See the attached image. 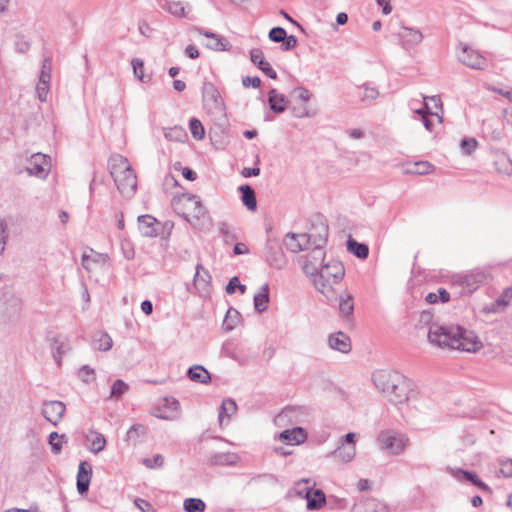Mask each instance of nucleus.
I'll return each instance as SVG.
<instances>
[{
	"mask_svg": "<svg viewBox=\"0 0 512 512\" xmlns=\"http://www.w3.org/2000/svg\"><path fill=\"white\" fill-rule=\"evenodd\" d=\"M429 341L442 348L476 352L481 343L475 334L460 326L432 324L428 332Z\"/></svg>",
	"mask_w": 512,
	"mask_h": 512,
	"instance_id": "obj_1",
	"label": "nucleus"
},
{
	"mask_svg": "<svg viewBox=\"0 0 512 512\" xmlns=\"http://www.w3.org/2000/svg\"><path fill=\"white\" fill-rule=\"evenodd\" d=\"M373 382L384 397L394 404L407 401L412 391V382L396 371H376Z\"/></svg>",
	"mask_w": 512,
	"mask_h": 512,
	"instance_id": "obj_2",
	"label": "nucleus"
},
{
	"mask_svg": "<svg viewBox=\"0 0 512 512\" xmlns=\"http://www.w3.org/2000/svg\"><path fill=\"white\" fill-rule=\"evenodd\" d=\"M108 165L119 192L127 198L132 197L137 188V177L128 159L115 154L109 158Z\"/></svg>",
	"mask_w": 512,
	"mask_h": 512,
	"instance_id": "obj_3",
	"label": "nucleus"
},
{
	"mask_svg": "<svg viewBox=\"0 0 512 512\" xmlns=\"http://www.w3.org/2000/svg\"><path fill=\"white\" fill-rule=\"evenodd\" d=\"M345 275L343 264L337 260H331L321 266L319 278L314 279L315 288L322 294H326L331 289L330 279L334 282L340 281Z\"/></svg>",
	"mask_w": 512,
	"mask_h": 512,
	"instance_id": "obj_4",
	"label": "nucleus"
},
{
	"mask_svg": "<svg viewBox=\"0 0 512 512\" xmlns=\"http://www.w3.org/2000/svg\"><path fill=\"white\" fill-rule=\"evenodd\" d=\"M378 443L381 450L386 451L390 455L397 456L405 451L408 445V438L397 431L384 430L378 436Z\"/></svg>",
	"mask_w": 512,
	"mask_h": 512,
	"instance_id": "obj_5",
	"label": "nucleus"
},
{
	"mask_svg": "<svg viewBox=\"0 0 512 512\" xmlns=\"http://www.w3.org/2000/svg\"><path fill=\"white\" fill-rule=\"evenodd\" d=\"M485 279V273L480 271L471 272L458 276V278L453 282L452 287L454 289H459L458 294L460 296L468 295L477 290Z\"/></svg>",
	"mask_w": 512,
	"mask_h": 512,
	"instance_id": "obj_6",
	"label": "nucleus"
},
{
	"mask_svg": "<svg viewBox=\"0 0 512 512\" xmlns=\"http://www.w3.org/2000/svg\"><path fill=\"white\" fill-rule=\"evenodd\" d=\"M309 417V410L303 406H287L277 416L279 425H294L304 423Z\"/></svg>",
	"mask_w": 512,
	"mask_h": 512,
	"instance_id": "obj_7",
	"label": "nucleus"
},
{
	"mask_svg": "<svg viewBox=\"0 0 512 512\" xmlns=\"http://www.w3.org/2000/svg\"><path fill=\"white\" fill-rule=\"evenodd\" d=\"M50 168V157L42 153H35L28 160L25 170L30 176L45 179L49 174Z\"/></svg>",
	"mask_w": 512,
	"mask_h": 512,
	"instance_id": "obj_8",
	"label": "nucleus"
},
{
	"mask_svg": "<svg viewBox=\"0 0 512 512\" xmlns=\"http://www.w3.org/2000/svg\"><path fill=\"white\" fill-rule=\"evenodd\" d=\"M459 46L461 52L458 54V59L461 63L476 70H483L487 67L488 62L479 51L472 49L466 44L460 43Z\"/></svg>",
	"mask_w": 512,
	"mask_h": 512,
	"instance_id": "obj_9",
	"label": "nucleus"
},
{
	"mask_svg": "<svg viewBox=\"0 0 512 512\" xmlns=\"http://www.w3.org/2000/svg\"><path fill=\"white\" fill-rule=\"evenodd\" d=\"M267 264L281 270L287 265V258L277 242L268 241L264 252Z\"/></svg>",
	"mask_w": 512,
	"mask_h": 512,
	"instance_id": "obj_10",
	"label": "nucleus"
},
{
	"mask_svg": "<svg viewBox=\"0 0 512 512\" xmlns=\"http://www.w3.org/2000/svg\"><path fill=\"white\" fill-rule=\"evenodd\" d=\"M399 43L405 51H410L423 40V34L419 29L401 26V30L397 33Z\"/></svg>",
	"mask_w": 512,
	"mask_h": 512,
	"instance_id": "obj_11",
	"label": "nucleus"
},
{
	"mask_svg": "<svg viewBox=\"0 0 512 512\" xmlns=\"http://www.w3.org/2000/svg\"><path fill=\"white\" fill-rule=\"evenodd\" d=\"M318 230V239H314L313 241V249L312 252L306 256V258H310L314 263H317L320 267L323 266L322 264L325 252L323 250V246L327 242L328 238V227L324 224L317 227Z\"/></svg>",
	"mask_w": 512,
	"mask_h": 512,
	"instance_id": "obj_12",
	"label": "nucleus"
},
{
	"mask_svg": "<svg viewBox=\"0 0 512 512\" xmlns=\"http://www.w3.org/2000/svg\"><path fill=\"white\" fill-rule=\"evenodd\" d=\"M183 206L188 212H183L182 217L189 220V215L196 219H200L206 214V208L202 204L199 196L193 194H184L182 196Z\"/></svg>",
	"mask_w": 512,
	"mask_h": 512,
	"instance_id": "obj_13",
	"label": "nucleus"
},
{
	"mask_svg": "<svg viewBox=\"0 0 512 512\" xmlns=\"http://www.w3.org/2000/svg\"><path fill=\"white\" fill-rule=\"evenodd\" d=\"M66 411V406L63 402L57 400L44 401L42 405V415L44 418L56 426L62 419Z\"/></svg>",
	"mask_w": 512,
	"mask_h": 512,
	"instance_id": "obj_14",
	"label": "nucleus"
},
{
	"mask_svg": "<svg viewBox=\"0 0 512 512\" xmlns=\"http://www.w3.org/2000/svg\"><path fill=\"white\" fill-rule=\"evenodd\" d=\"M202 97L205 106L208 109H218L222 105V98L215 85L211 82L205 81L202 87Z\"/></svg>",
	"mask_w": 512,
	"mask_h": 512,
	"instance_id": "obj_15",
	"label": "nucleus"
},
{
	"mask_svg": "<svg viewBox=\"0 0 512 512\" xmlns=\"http://www.w3.org/2000/svg\"><path fill=\"white\" fill-rule=\"evenodd\" d=\"M305 491V498L307 500V508L310 510H316L321 508L325 502L326 497L322 490L313 489L311 487H306L303 490H299L298 493L302 494Z\"/></svg>",
	"mask_w": 512,
	"mask_h": 512,
	"instance_id": "obj_16",
	"label": "nucleus"
},
{
	"mask_svg": "<svg viewBox=\"0 0 512 512\" xmlns=\"http://www.w3.org/2000/svg\"><path fill=\"white\" fill-rule=\"evenodd\" d=\"M329 347L341 353H348L351 351V340L348 335L339 331L333 333L328 338Z\"/></svg>",
	"mask_w": 512,
	"mask_h": 512,
	"instance_id": "obj_17",
	"label": "nucleus"
},
{
	"mask_svg": "<svg viewBox=\"0 0 512 512\" xmlns=\"http://www.w3.org/2000/svg\"><path fill=\"white\" fill-rule=\"evenodd\" d=\"M250 59L253 64H255L263 73H265L269 78L276 79L277 73L271 67V65L264 60L263 52L259 48H254L250 51Z\"/></svg>",
	"mask_w": 512,
	"mask_h": 512,
	"instance_id": "obj_18",
	"label": "nucleus"
},
{
	"mask_svg": "<svg viewBox=\"0 0 512 512\" xmlns=\"http://www.w3.org/2000/svg\"><path fill=\"white\" fill-rule=\"evenodd\" d=\"M280 440L291 445H298L307 439V432L302 427H294L292 429H286L279 435Z\"/></svg>",
	"mask_w": 512,
	"mask_h": 512,
	"instance_id": "obj_19",
	"label": "nucleus"
},
{
	"mask_svg": "<svg viewBox=\"0 0 512 512\" xmlns=\"http://www.w3.org/2000/svg\"><path fill=\"white\" fill-rule=\"evenodd\" d=\"M139 231L144 237L157 236V227L159 222L151 215H142L138 217Z\"/></svg>",
	"mask_w": 512,
	"mask_h": 512,
	"instance_id": "obj_20",
	"label": "nucleus"
},
{
	"mask_svg": "<svg viewBox=\"0 0 512 512\" xmlns=\"http://www.w3.org/2000/svg\"><path fill=\"white\" fill-rule=\"evenodd\" d=\"M91 475L92 469L87 465V462H81L77 473V490L80 494H84L88 491Z\"/></svg>",
	"mask_w": 512,
	"mask_h": 512,
	"instance_id": "obj_21",
	"label": "nucleus"
},
{
	"mask_svg": "<svg viewBox=\"0 0 512 512\" xmlns=\"http://www.w3.org/2000/svg\"><path fill=\"white\" fill-rule=\"evenodd\" d=\"M268 104L274 113L281 114L286 110L288 100L285 95L272 88L268 92Z\"/></svg>",
	"mask_w": 512,
	"mask_h": 512,
	"instance_id": "obj_22",
	"label": "nucleus"
},
{
	"mask_svg": "<svg viewBox=\"0 0 512 512\" xmlns=\"http://www.w3.org/2000/svg\"><path fill=\"white\" fill-rule=\"evenodd\" d=\"M352 512H388L386 505L376 499H365L355 504Z\"/></svg>",
	"mask_w": 512,
	"mask_h": 512,
	"instance_id": "obj_23",
	"label": "nucleus"
},
{
	"mask_svg": "<svg viewBox=\"0 0 512 512\" xmlns=\"http://www.w3.org/2000/svg\"><path fill=\"white\" fill-rule=\"evenodd\" d=\"M196 31L204 35L207 38H210L211 40L206 44L208 48L216 50V51H226L229 49V43L222 38L220 35L203 30L202 28H197Z\"/></svg>",
	"mask_w": 512,
	"mask_h": 512,
	"instance_id": "obj_24",
	"label": "nucleus"
},
{
	"mask_svg": "<svg viewBox=\"0 0 512 512\" xmlns=\"http://www.w3.org/2000/svg\"><path fill=\"white\" fill-rule=\"evenodd\" d=\"M239 460V457L235 453L221 452L215 453L209 457V464L214 466H232L235 465Z\"/></svg>",
	"mask_w": 512,
	"mask_h": 512,
	"instance_id": "obj_25",
	"label": "nucleus"
},
{
	"mask_svg": "<svg viewBox=\"0 0 512 512\" xmlns=\"http://www.w3.org/2000/svg\"><path fill=\"white\" fill-rule=\"evenodd\" d=\"M269 300V285L264 284L253 297L255 310L258 313L266 311L268 308Z\"/></svg>",
	"mask_w": 512,
	"mask_h": 512,
	"instance_id": "obj_26",
	"label": "nucleus"
},
{
	"mask_svg": "<svg viewBox=\"0 0 512 512\" xmlns=\"http://www.w3.org/2000/svg\"><path fill=\"white\" fill-rule=\"evenodd\" d=\"M241 200L248 210L254 211L257 208V200L254 189L248 185H241L239 188Z\"/></svg>",
	"mask_w": 512,
	"mask_h": 512,
	"instance_id": "obj_27",
	"label": "nucleus"
},
{
	"mask_svg": "<svg viewBox=\"0 0 512 512\" xmlns=\"http://www.w3.org/2000/svg\"><path fill=\"white\" fill-rule=\"evenodd\" d=\"M187 376L190 380L201 384H207L211 381L210 373L201 365L190 367Z\"/></svg>",
	"mask_w": 512,
	"mask_h": 512,
	"instance_id": "obj_28",
	"label": "nucleus"
},
{
	"mask_svg": "<svg viewBox=\"0 0 512 512\" xmlns=\"http://www.w3.org/2000/svg\"><path fill=\"white\" fill-rule=\"evenodd\" d=\"M347 250L360 259H366L369 255V248L365 243H360L349 237L347 240Z\"/></svg>",
	"mask_w": 512,
	"mask_h": 512,
	"instance_id": "obj_29",
	"label": "nucleus"
},
{
	"mask_svg": "<svg viewBox=\"0 0 512 512\" xmlns=\"http://www.w3.org/2000/svg\"><path fill=\"white\" fill-rule=\"evenodd\" d=\"M356 454V447L353 445L347 446L341 444L332 452L334 458L339 459L342 462L351 461Z\"/></svg>",
	"mask_w": 512,
	"mask_h": 512,
	"instance_id": "obj_30",
	"label": "nucleus"
},
{
	"mask_svg": "<svg viewBox=\"0 0 512 512\" xmlns=\"http://www.w3.org/2000/svg\"><path fill=\"white\" fill-rule=\"evenodd\" d=\"M236 411V402L231 398L224 399L219 410V422L222 423L224 419L230 420L231 416L234 415Z\"/></svg>",
	"mask_w": 512,
	"mask_h": 512,
	"instance_id": "obj_31",
	"label": "nucleus"
},
{
	"mask_svg": "<svg viewBox=\"0 0 512 512\" xmlns=\"http://www.w3.org/2000/svg\"><path fill=\"white\" fill-rule=\"evenodd\" d=\"M53 357L57 362L58 366L61 365L62 356L69 350L65 339L62 337H55L52 340Z\"/></svg>",
	"mask_w": 512,
	"mask_h": 512,
	"instance_id": "obj_32",
	"label": "nucleus"
},
{
	"mask_svg": "<svg viewBox=\"0 0 512 512\" xmlns=\"http://www.w3.org/2000/svg\"><path fill=\"white\" fill-rule=\"evenodd\" d=\"M88 439L91 442L90 451L93 453H99L104 450L106 445V439L103 434L98 432H91Z\"/></svg>",
	"mask_w": 512,
	"mask_h": 512,
	"instance_id": "obj_33",
	"label": "nucleus"
},
{
	"mask_svg": "<svg viewBox=\"0 0 512 512\" xmlns=\"http://www.w3.org/2000/svg\"><path fill=\"white\" fill-rule=\"evenodd\" d=\"M205 507V502L200 498H187L183 503L186 512H204Z\"/></svg>",
	"mask_w": 512,
	"mask_h": 512,
	"instance_id": "obj_34",
	"label": "nucleus"
},
{
	"mask_svg": "<svg viewBox=\"0 0 512 512\" xmlns=\"http://www.w3.org/2000/svg\"><path fill=\"white\" fill-rule=\"evenodd\" d=\"M164 136L171 141L183 142L187 138V133L182 127L175 126L165 129Z\"/></svg>",
	"mask_w": 512,
	"mask_h": 512,
	"instance_id": "obj_35",
	"label": "nucleus"
},
{
	"mask_svg": "<svg viewBox=\"0 0 512 512\" xmlns=\"http://www.w3.org/2000/svg\"><path fill=\"white\" fill-rule=\"evenodd\" d=\"M217 226L218 231L226 244H231L237 240V235L231 230L228 223L219 222Z\"/></svg>",
	"mask_w": 512,
	"mask_h": 512,
	"instance_id": "obj_36",
	"label": "nucleus"
},
{
	"mask_svg": "<svg viewBox=\"0 0 512 512\" xmlns=\"http://www.w3.org/2000/svg\"><path fill=\"white\" fill-rule=\"evenodd\" d=\"M239 312L236 309L230 308L225 316L223 327L226 331H231L235 328L238 319H239Z\"/></svg>",
	"mask_w": 512,
	"mask_h": 512,
	"instance_id": "obj_37",
	"label": "nucleus"
},
{
	"mask_svg": "<svg viewBox=\"0 0 512 512\" xmlns=\"http://www.w3.org/2000/svg\"><path fill=\"white\" fill-rule=\"evenodd\" d=\"M95 348L99 351H108L112 348V338L107 333H99L98 338H95Z\"/></svg>",
	"mask_w": 512,
	"mask_h": 512,
	"instance_id": "obj_38",
	"label": "nucleus"
},
{
	"mask_svg": "<svg viewBox=\"0 0 512 512\" xmlns=\"http://www.w3.org/2000/svg\"><path fill=\"white\" fill-rule=\"evenodd\" d=\"M320 269L321 267L310 258H306L302 266L303 272L313 280L319 278Z\"/></svg>",
	"mask_w": 512,
	"mask_h": 512,
	"instance_id": "obj_39",
	"label": "nucleus"
},
{
	"mask_svg": "<svg viewBox=\"0 0 512 512\" xmlns=\"http://www.w3.org/2000/svg\"><path fill=\"white\" fill-rule=\"evenodd\" d=\"M129 389V386L121 379L116 380L110 392V398L118 400L121 398Z\"/></svg>",
	"mask_w": 512,
	"mask_h": 512,
	"instance_id": "obj_40",
	"label": "nucleus"
},
{
	"mask_svg": "<svg viewBox=\"0 0 512 512\" xmlns=\"http://www.w3.org/2000/svg\"><path fill=\"white\" fill-rule=\"evenodd\" d=\"M50 81H51V79L39 78V81L36 85V94H37L38 99L41 102H44L47 100V95L50 90Z\"/></svg>",
	"mask_w": 512,
	"mask_h": 512,
	"instance_id": "obj_41",
	"label": "nucleus"
},
{
	"mask_svg": "<svg viewBox=\"0 0 512 512\" xmlns=\"http://www.w3.org/2000/svg\"><path fill=\"white\" fill-rule=\"evenodd\" d=\"M299 237L298 234L289 232L287 233L285 237V245L288 250H290L293 253H297L302 251V246L299 244Z\"/></svg>",
	"mask_w": 512,
	"mask_h": 512,
	"instance_id": "obj_42",
	"label": "nucleus"
},
{
	"mask_svg": "<svg viewBox=\"0 0 512 512\" xmlns=\"http://www.w3.org/2000/svg\"><path fill=\"white\" fill-rule=\"evenodd\" d=\"M189 129H190L192 136L195 139L201 140L204 138V136H205L204 127H203L202 123L200 122V120H198L197 118H192L190 120Z\"/></svg>",
	"mask_w": 512,
	"mask_h": 512,
	"instance_id": "obj_43",
	"label": "nucleus"
},
{
	"mask_svg": "<svg viewBox=\"0 0 512 512\" xmlns=\"http://www.w3.org/2000/svg\"><path fill=\"white\" fill-rule=\"evenodd\" d=\"M339 310L344 317H349L353 314L354 304L351 295H347L346 298L342 297L340 299Z\"/></svg>",
	"mask_w": 512,
	"mask_h": 512,
	"instance_id": "obj_44",
	"label": "nucleus"
},
{
	"mask_svg": "<svg viewBox=\"0 0 512 512\" xmlns=\"http://www.w3.org/2000/svg\"><path fill=\"white\" fill-rule=\"evenodd\" d=\"M164 8L174 16L183 17L185 16V8L182 2L170 1L167 2Z\"/></svg>",
	"mask_w": 512,
	"mask_h": 512,
	"instance_id": "obj_45",
	"label": "nucleus"
},
{
	"mask_svg": "<svg viewBox=\"0 0 512 512\" xmlns=\"http://www.w3.org/2000/svg\"><path fill=\"white\" fill-rule=\"evenodd\" d=\"M146 429L142 424H135L127 431V439L137 441L140 437L145 436Z\"/></svg>",
	"mask_w": 512,
	"mask_h": 512,
	"instance_id": "obj_46",
	"label": "nucleus"
},
{
	"mask_svg": "<svg viewBox=\"0 0 512 512\" xmlns=\"http://www.w3.org/2000/svg\"><path fill=\"white\" fill-rule=\"evenodd\" d=\"M478 142L475 138H463L460 143L463 154L470 155L477 148Z\"/></svg>",
	"mask_w": 512,
	"mask_h": 512,
	"instance_id": "obj_47",
	"label": "nucleus"
},
{
	"mask_svg": "<svg viewBox=\"0 0 512 512\" xmlns=\"http://www.w3.org/2000/svg\"><path fill=\"white\" fill-rule=\"evenodd\" d=\"M362 88L364 89V94L361 97L363 103L371 104L379 96L378 90L374 87L363 85Z\"/></svg>",
	"mask_w": 512,
	"mask_h": 512,
	"instance_id": "obj_48",
	"label": "nucleus"
},
{
	"mask_svg": "<svg viewBox=\"0 0 512 512\" xmlns=\"http://www.w3.org/2000/svg\"><path fill=\"white\" fill-rule=\"evenodd\" d=\"M61 439H64V435L60 436L57 432H52L49 435V444L54 454H59L62 450Z\"/></svg>",
	"mask_w": 512,
	"mask_h": 512,
	"instance_id": "obj_49",
	"label": "nucleus"
},
{
	"mask_svg": "<svg viewBox=\"0 0 512 512\" xmlns=\"http://www.w3.org/2000/svg\"><path fill=\"white\" fill-rule=\"evenodd\" d=\"M132 67H133V73L134 76L139 79L142 82H146L145 76H144V62L140 58H134L132 60Z\"/></svg>",
	"mask_w": 512,
	"mask_h": 512,
	"instance_id": "obj_50",
	"label": "nucleus"
},
{
	"mask_svg": "<svg viewBox=\"0 0 512 512\" xmlns=\"http://www.w3.org/2000/svg\"><path fill=\"white\" fill-rule=\"evenodd\" d=\"M287 33L282 27H273L268 34L269 39L275 43H281L285 39Z\"/></svg>",
	"mask_w": 512,
	"mask_h": 512,
	"instance_id": "obj_51",
	"label": "nucleus"
},
{
	"mask_svg": "<svg viewBox=\"0 0 512 512\" xmlns=\"http://www.w3.org/2000/svg\"><path fill=\"white\" fill-rule=\"evenodd\" d=\"M236 289H239L241 293H244L246 291V286L240 283L237 276H234L229 280L225 290L227 294H233Z\"/></svg>",
	"mask_w": 512,
	"mask_h": 512,
	"instance_id": "obj_52",
	"label": "nucleus"
},
{
	"mask_svg": "<svg viewBox=\"0 0 512 512\" xmlns=\"http://www.w3.org/2000/svg\"><path fill=\"white\" fill-rule=\"evenodd\" d=\"M143 464L150 469L160 468L164 464V457L161 454H156L153 458H145Z\"/></svg>",
	"mask_w": 512,
	"mask_h": 512,
	"instance_id": "obj_53",
	"label": "nucleus"
},
{
	"mask_svg": "<svg viewBox=\"0 0 512 512\" xmlns=\"http://www.w3.org/2000/svg\"><path fill=\"white\" fill-rule=\"evenodd\" d=\"M298 237H299L298 242H299V244H301L302 251H303V250L309 249L313 245L314 239H318V234L315 235V234L302 233V234H298Z\"/></svg>",
	"mask_w": 512,
	"mask_h": 512,
	"instance_id": "obj_54",
	"label": "nucleus"
},
{
	"mask_svg": "<svg viewBox=\"0 0 512 512\" xmlns=\"http://www.w3.org/2000/svg\"><path fill=\"white\" fill-rule=\"evenodd\" d=\"M211 280V276L207 270L204 269V267L201 264H198L196 266V273L194 276L195 282H204L205 284L209 283Z\"/></svg>",
	"mask_w": 512,
	"mask_h": 512,
	"instance_id": "obj_55",
	"label": "nucleus"
},
{
	"mask_svg": "<svg viewBox=\"0 0 512 512\" xmlns=\"http://www.w3.org/2000/svg\"><path fill=\"white\" fill-rule=\"evenodd\" d=\"M414 167L417 168V171H411V174L417 175H426L433 170V165L427 161H420L414 163Z\"/></svg>",
	"mask_w": 512,
	"mask_h": 512,
	"instance_id": "obj_56",
	"label": "nucleus"
},
{
	"mask_svg": "<svg viewBox=\"0 0 512 512\" xmlns=\"http://www.w3.org/2000/svg\"><path fill=\"white\" fill-rule=\"evenodd\" d=\"M15 49L19 53H25L30 49V42L22 34L16 35Z\"/></svg>",
	"mask_w": 512,
	"mask_h": 512,
	"instance_id": "obj_57",
	"label": "nucleus"
},
{
	"mask_svg": "<svg viewBox=\"0 0 512 512\" xmlns=\"http://www.w3.org/2000/svg\"><path fill=\"white\" fill-rule=\"evenodd\" d=\"M52 60L50 57H45L42 62L41 72L39 78L51 79Z\"/></svg>",
	"mask_w": 512,
	"mask_h": 512,
	"instance_id": "obj_58",
	"label": "nucleus"
},
{
	"mask_svg": "<svg viewBox=\"0 0 512 512\" xmlns=\"http://www.w3.org/2000/svg\"><path fill=\"white\" fill-rule=\"evenodd\" d=\"M7 225L3 220H0V255L4 252L7 243Z\"/></svg>",
	"mask_w": 512,
	"mask_h": 512,
	"instance_id": "obj_59",
	"label": "nucleus"
},
{
	"mask_svg": "<svg viewBox=\"0 0 512 512\" xmlns=\"http://www.w3.org/2000/svg\"><path fill=\"white\" fill-rule=\"evenodd\" d=\"M94 374V370L87 365L82 366L78 373L79 377L86 383L94 379Z\"/></svg>",
	"mask_w": 512,
	"mask_h": 512,
	"instance_id": "obj_60",
	"label": "nucleus"
},
{
	"mask_svg": "<svg viewBox=\"0 0 512 512\" xmlns=\"http://www.w3.org/2000/svg\"><path fill=\"white\" fill-rule=\"evenodd\" d=\"M456 477L458 479L462 478V479H464L466 481H469L472 484H474L476 482V480L478 479V477H477V475L475 473L467 471V470H463V469H459L457 471Z\"/></svg>",
	"mask_w": 512,
	"mask_h": 512,
	"instance_id": "obj_61",
	"label": "nucleus"
},
{
	"mask_svg": "<svg viewBox=\"0 0 512 512\" xmlns=\"http://www.w3.org/2000/svg\"><path fill=\"white\" fill-rule=\"evenodd\" d=\"M293 93L297 95V98L302 102H307L311 99V92L304 87H297L293 90Z\"/></svg>",
	"mask_w": 512,
	"mask_h": 512,
	"instance_id": "obj_62",
	"label": "nucleus"
},
{
	"mask_svg": "<svg viewBox=\"0 0 512 512\" xmlns=\"http://www.w3.org/2000/svg\"><path fill=\"white\" fill-rule=\"evenodd\" d=\"M282 49L285 51L292 50L297 44V38L293 35H286L285 39L282 40Z\"/></svg>",
	"mask_w": 512,
	"mask_h": 512,
	"instance_id": "obj_63",
	"label": "nucleus"
},
{
	"mask_svg": "<svg viewBox=\"0 0 512 512\" xmlns=\"http://www.w3.org/2000/svg\"><path fill=\"white\" fill-rule=\"evenodd\" d=\"M500 473L506 478L512 477V460L501 463Z\"/></svg>",
	"mask_w": 512,
	"mask_h": 512,
	"instance_id": "obj_64",
	"label": "nucleus"
}]
</instances>
